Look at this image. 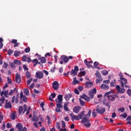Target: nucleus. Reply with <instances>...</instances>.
Segmentation results:
<instances>
[{
	"instance_id": "nucleus-1",
	"label": "nucleus",
	"mask_w": 131,
	"mask_h": 131,
	"mask_svg": "<svg viewBox=\"0 0 131 131\" xmlns=\"http://www.w3.org/2000/svg\"><path fill=\"white\" fill-rule=\"evenodd\" d=\"M70 115L72 118V121H74V120H80V119H83V115L85 116V115H84V111H83L78 114V116H74V114H73V113L70 114Z\"/></svg>"
},
{
	"instance_id": "nucleus-2",
	"label": "nucleus",
	"mask_w": 131,
	"mask_h": 131,
	"mask_svg": "<svg viewBox=\"0 0 131 131\" xmlns=\"http://www.w3.org/2000/svg\"><path fill=\"white\" fill-rule=\"evenodd\" d=\"M69 59L70 60L73 59V56H70L68 57L66 55H61L60 57V61L59 62L60 64H62L63 63H68V61H69Z\"/></svg>"
},
{
	"instance_id": "nucleus-3",
	"label": "nucleus",
	"mask_w": 131,
	"mask_h": 131,
	"mask_svg": "<svg viewBox=\"0 0 131 131\" xmlns=\"http://www.w3.org/2000/svg\"><path fill=\"white\" fill-rule=\"evenodd\" d=\"M119 76H120L121 86L122 88H124V83H123V81L125 82V83H127V80L123 77V75L121 73H119Z\"/></svg>"
},
{
	"instance_id": "nucleus-4",
	"label": "nucleus",
	"mask_w": 131,
	"mask_h": 131,
	"mask_svg": "<svg viewBox=\"0 0 131 131\" xmlns=\"http://www.w3.org/2000/svg\"><path fill=\"white\" fill-rule=\"evenodd\" d=\"M96 110L97 113L102 115V114H104V112H105L106 108H105V107L103 108L100 106V105H97Z\"/></svg>"
},
{
	"instance_id": "nucleus-5",
	"label": "nucleus",
	"mask_w": 131,
	"mask_h": 131,
	"mask_svg": "<svg viewBox=\"0 0 131 131\" xmlns=\"http://www.w3.org/2000/svg\"><path fill=\"white\" fill-rule=\"evenodd\" d=\"M97 94V89L96 88H94L91 91H89V99H93L94 98V96Z\"/></svg>"
},
{
	"instance_id": "nucleus-6",
	"label": "nucleus",
	"mask_w": 131,
	"mask_h": 131,
	"mask_svg": "<svg viewBox=\"0 0 131 131\" xmlns=\"http://www.w3.org/2000/svg\"><path fill=\"white\" fill-rule=\"evenodd\" d=\"M122 89L120 88V86L119 85H117L116 86V89L118 93H120V94H123V93H125V89H124V87H121Z\"/></svg>"
},
{
	"instance_id": "nucleus-7",
	"label": "nucleus",
	"mask_w": 131,
	"mask_h": 131,
	"mask_svg": "<svg viewBox=\"0 0 131 131\" xmlns=\"http://www.w3.org/2000/svg\"><path fill=\"white\" fill-rule=\"evenodd\" d=\"M59 85H60V84H59V82H58V81H54L52 83V88L55 91H57L59 89Z\"/></svg>"
},
{
	"instance_id": "nucleus-8",
	"label": "nucleus",
	"mask_w": 131,
	"mask_h": 131,
	"mask_svg": "<svg viewBox=\"0 0 131 131\" xmlns=\"http://www.w3.org/2000/svg\"><path fill=\"white\" fill-rule=\"evenodd\" d=\"M35 76L36 78L40 79L43 78V73L42 72H36Z\"/></svg>"
},
{
	"instance_id": "nucleus-9",
	"label": "nucleus",
	"mask_w": 131,
	"mask_h": 131,
	"mask_svg": "<svg viewBox=\"0 0 131 131\" xmlns=\"http://www.w3.org/2000/svg\"><path fill=\"white\" fill-rule=\"evenodd\" d=\"M55 102L56 103H61L63 102V95H59L57 96V99H55Z\"/></svg>"
},
{
	"instance_id": "nucleus-10",
	"label": "nucleus",
	"mask_w": 131,
	"mask_h": 131,
	"mask_svg": "<svg viewBox=\"0 0 131 131\" xmlns=\"http://www.w3.org/2000/svg\"><path fill=\"white\" fill-rule=\"evenodd\" d=\"M5 109H11L12 108V104L11 101L8 102V100H6V104L5 106Z\"/></svg>"
},
{
	"instance_id": "nucleus-11",
	"label": "nucleus",
	"mask_w": 131,
	"mask_h": 131,
	"mask_svg": "<svg viewBox=\"0 0 131 131\" xmlns=\"http://www.w3.org/2000/svg\"><path fill=\"white\" fill-rule=\"evenodd\" d=\"M20 99L24 102L25 103H27V97L26 96L23 95V92H21L20 94Z\"/></svg>"
},
{
	"instance_id": "nucleus-12",
	"label": "nucleus",
	"mask_w": 131,
	"mask_h": 131,
	"mask_svg": "<svg viewBox=\"0 0 131 131\" xmlns=\"http://www.w3.org/2000/svg\"><path fill=\"white\" fill-rule=\"evenodd\" d=\"M81 109V107L80 106H75L73 110V111L74 113L77 114L79 113V111Z\"/></svg>"
},
{
	"instance_id": "nucleus-13",
	"label": "nucleus",
	"mask_w": 131,
	"mask_h": 131,
	"mask_svg": "<svg viewBox=\"0 0 131 131\" xmlns=\"http://www.w3.org/2000/svg\"><path fill=\"white\" fill-rule=\"evenodd\" d=\"M82 123H86L88 122H90V118H88L86 116H85L81 120Z\"/></svg>"
},
{
	"instance_id": "nucleus-14",
	"label": "nucleus",
	"mask_w": 131,
	"mask_h": 131,
	"mask_svg": "<svg viewBox=\"0 0 131 131\" xmlns=\"http://www.w3.org/2000/svg\"><path fill=\"white\" fill-rule=\"evenodd\" d=\"M15 81L16 83H20L21 82V78H20V75L19 74H16L15 77Z\"/></svg>"
},
{
	"instance_id": "nucleus-15",
	"label": "nucleus",
	"mask_w": 131,
	"mask_h": 131,
	"mask_svg": "<svg viewBox=\"0 0 131 131\" xmlns=\"http://www.w3.org/2000/svg\"><path fill=\"white\" fill-rule=\"evenodd\" d=\"M85 84L86 88H88L89 89H90V88H92L93 85V82L91 81L85 82Z\"/></svg>"
},
{
	"instance_id": "nucleus-16",
	"label": "nucleus",
	"mask_w": 131,
	"mask_h": 131,
	"mask_svg": "<svg viewBox=\"0 0 131 131\" xmlns=\"http://www.w3.org/2000/svg\"><path fill=\"white\" fill-rule=\"evenodd\" d=\"M107 97L108 98V101L111 102H113L115 100V97L113 95H107Z\"/></svg>"
},
{
	"instance_id": "nucleus-17",
	"label": "nucleus",
	"mask_w": 131,
	"mask_h": 131,
	"mask_svg": "<svg viewBox=\"0 0 131 131\" xmlns=\"http://www.w3.org/2000/svg\"><path fill=\"white\" fill-rule=\"evenodd\" d=\"M101 90H109V86L105 84H102L100 85Z\"/></svg>"
},
{
	"instance_id": "nucleus-18",
	"label": "nucleus",
	"mask_w": 131,
	"mask_h": 131,
	"mask_svg": "<svg viewBox=\"0 0 131 131\" xmlns=\"http://www.w3.org/2000/svg\"><path fill=\"white\" fill-rule=\"evenodd\" d=\"M16 127L18 129V131H22V128H23V125L20 123H18L16 124Z\"/></svg>"
},
{
	"instance_id": "nucleus-19",
	"label": "nucleus",
	"mask_w": 131,
	"mask_h": 131,
	"mask_svg": "<svg viewBox=\"0 0 131 131\" xmlns=\"http://www.w3.org/2000/svg\"><path fill=\"white\" fill-rule=\"evenodd\" d=\"M95 75L100 80V81H102L103 80V78H102V77L101 76V74L100 73V72L97 71L96 73H95Z\"/></svg>"
},
{
	"instance_id": "nucleus-20",
	"label": "nucleus",
	"mask_w": 131,
	"mask_h": 131,
	"mask_svg": "<svg viewBox=\"0 0 131 131\" xmlns=\"http://www.w3.org/2000/svg\"><path fill=\"white\" fill-rule=\"evenodd\" d=\"M81 99H83L85 101H87V102H89V101H90V98L89 97H88V96H86L85 94H83L81 96Z\"/></svg>"
},
{
	"instance_id": "nucleus-21",
	"label": "nucleus",
	"mask_w": 131,
	"mask_h": 131,
	"mask_svg": "<svg viewBox=\"0 0 131 131\" xmlns=\"http://www.w3.org/2000/svg\"><path fill=\"white\" fill-rule=\"evenodd\" d=\"M32 63H35L33 64L34 67H35L37 65V64H40V62H38V60L35 58L32 60Z\"/></svg>"
},
{
	"instance_id": "nucleus-22",
	"label": "nucleus",
	"mask_w": 131,
	"mask_h": 131,
	"mask_svg": "<svg viewBox=\"0 0 131 131\" xmlns=\"http://www.w3.org/2000/svg\"><path fill=\"white\" fill-rule=\"evenodd\" d=\"M32 121H33V122H37L39 120V118L37 117L36 116L34 115L32 118Z\"/></svg>"
},
{
	"instance_id": "nucleus-23",
	"label": "nucleus",
	"mask_w": 131,
	"mask_h": 131,
	"mask_svg": "<svg viewBox=\"0 0 131 131\" xmlns=\"http://www.w3.org/2000/svg\"><path fill=\"white\" fill-rule=\"evenodd\" d=\"M72 97V95L71 94H67L64 96V99L66 101H69L70 100V98Z\"/></svg>"
},
{
	"instance_id": "nucleus-24",
	"label": "nucleus",
	"mask_w": 131,
	"mask_h": 131,
	"mask_svg": "<svg viewBox=\"0 0 131 131\" xmlns=\"http://www.w3.org/2000/svg\"><path fill=\"white\" fill-rule=\"evenodd\" d=\"M15 92H16V93L18 92V90H17V89L14 88L13 90H11L9 93V96H12V95H13V94H14Z\"/></svg>"
},
{
	"instance_id": "nucleus-25",
	"label": "nucleus",
	"mask_w": 131,
	"mask_h": 131,
	"mask_svg": "<svg viewBox=\"0 0 131 131\" xmlns=\"http://www.w3.org/2000/svg\"><path fill=\"white\" fill-rule=\"evenodd\" d=\"M84 62L86 66H87V67H89V68L92 67V66L91 64H90V62H89V61H88V60L86 59H85L84 60Z\"/></svg>"
},
{
	"instance_id": "nucleus-26",
	"label": "nucleus",
	"mask_w": 131,
	"mask_h": 131,
	"mask_svg": "<svg viewBox=\"0 0 131 131\" xmlns=\"http://www.w3.org/2000/svg\"><path fill=\"white\" fill-rule=\"evenodd\" d=\"M71 75L75 76V75H77V72L75 71L74 70H72L70 73Z\"/></svg>"
},
{
	"instance_id": "nucleus-27",
	"label": "nucleus",
	"mask_w": 131,
	"mask_h": 131,
	"mask_svg": "<svg viewBox=\"0 0 131 131\" xmlns=\"http://www.w3.org/2000/svg\"><path fill=\"white\" fill-rule=\"evenodd\" d=\"M39 60H40L41 61V63H46V62H47V60L46 59V58H45L43 57H40L39 59Z\"/></svg>"
},
{
	"instance_id": "nucleus-28",
	"label": "nucleus",
	"mask_w": 131,
	"mask_h": 131,
	"mask_svg": "<svg viewBox=\"0 0 131 131\" xmlns=\"http://www.w3.org/2000/svg\"><path fill=\"white\" fill-rule=\"evenodd\" d=\"M5 100H6V98L5 97H2V98H0V106H3L4 104V102H5Z\"/></svg>"
},
{
	"instance_id": "nucleus-29",
	"label": "nucleus",
	"mask_w": 131,
	"mask_h": 131,
	"mask_svg": "<svg viewBox=\"0 0 131 131\" xmlns=\"http://www.w3.org/2000/svg\"><path fill=\"white\" fill-rule=\"evenodd\" d=\"M10 118L11 120H15L16 119V115L14 114V113H12L11 115L10 116Z\"/></svg>"
},
{
	"instance_id": "nucleus-30",
	"label": "nucleus",
	"mask_w": 131,
	"mask_h": 131,
	"mask_svg": "<svg viewBox=\"0 0 131 131\" xmlns=\"http://www.w3.org/2000/svg\"><path fill=\"white\" fill-rule=\"evenodd\" d=\"M3 41H4V39H3V38H0V49H3V47H4V43H3Z\"/></svg>"
},
{
	"instance_id": "nucleus-31",
	"label": "nucleus",
	"mask_w": 131,
	"mask_h": 131,
	"mask_svg": "<svg viewBox=\"0 0 131 131\" xmlns=\"http://www.w3.org/2000/svg\"><path fill=\"white\" fill-rule=\"evenodd\" d=\"M14 63L16 65H21V61L19 60H14Z\"/></svg>"
},
{
	"instance_id": "nucleus-32",
	"label": "nucleus",
	"mask_w": 131,
	"mask_h": 131,
	"mask_svg": "<svg viewBox=\"0 0 131 131\" xmlns=\"http://www.w3.org/2000/svg\"><path fill=\"white\" fill-rule=\"evenodd\" d=\"M47 118L48 120V124H51V123H52V121L51 120V117H50V116H47Z\"/></svg>"
},
{
	"instance_id": "nucleus-33",
	"label": "nucleus",
	"mask_w": 131,
	"mask_h": 131,
	"mask_svg": "<svg viewBox=\"0 0 131 131\" xmlns=\"http://www.w3.org/2000/svg\"><path fill=\"white\" fill-rule=\"evenodd\" d=\"M20 51H15L14 53V55L15 57H18L20 55Z\"/></svg>"
},
{
	"instance_id": "nucleus-34",
	"label": "nucleus",
	"mask_w": 131,
	"mask_h": 131,
	"mask_svg": "<svg viewBox=\"0 0 131 131\" xmlns=\"http://www.w3.org/2000/svg\"><path fill=\"white\" fill-rule=\"evenodd\" d=\"M23 111V106H20L18 107V113H19V114H21L22 113Z\"/></svg>"
},
{
	"instance_id": "nucleus-35",
	"label": "nucleus",
	"mask_w": 131,
	"mask_h": 131,
	"mask_svg": "<svg viewBox=\"0 0 131 131\" xmlns=\"http://www.w3.org/2000/svg\"><path fill=\"white\" fill-rule=\"evenodd\" d=\"M26 75L27 78H30V77H31V75L30 74V73L28 71H27V72L26 73Z\"/></svg>"
},
{
	"instance_id": "nucleus-36",
	"label": "nucleus",
	"mask_w": 131,
	"mask_h": 131,
	"mask_svg": "<svg viewBox=\"0 0 131 131\" xmlns=\"http://www.w3.org/2000/svg\"><path fill=\"white\" fill-rule=\"evenodd\" d=\"M24 94L26 95V96H29V90L27 89H25Z\"/></svg>"
},
{
	"instance_id": "nucleus-37",
	"label": "nucleus",
	"mask_w": 131,
	"mask_h": 131,
	"mask_svg": "<svg viewBox=\"0 0 131 131\" xmlns=\"http://www.w3.org/2000/svg\"><path fill=\"white\" fill-rule=\"evenodd\" d=\"M27 56L26 55H24L22 57V61L23 62H27Z\"/></svg>"
},
{
	"instance_id": "nucleus-38",
	"label": "nucleus",
	"mask_w": 131,
	"mask_h": 131,
	"mask_svg": "<svg viewBox=\"0 0 131 131\" xmlns=\"http://www.w3.org/2000/svg\"><path fill=\"white\" fill-rule=\"evenodd\" d=\"M56 107L57 108H63V105H62V103H58L56 104Z\"/></svg>"
},
{
	"instance_id": "nucleus-39",
	"label": "nucleus",
	"mask_w": 131,
	"mask_h": 131,
	"mask_svg": "<svg viewBox=\"0 0 131 131\" xmlns=\"http://www.w3.org/2000/svg\"><path fill=\"white\" fill-rule=\"evenodd\" d=\"M118 111H120L122 113H123V112H124V111H125V108H124V107H121V108L118 109Z\"/></svg>"
},
{
	"instance_id": "nucleus-40",
	"label": "nucleus",
	"mask_w": 131,
	"mask_h": 131,
	"mask_svg": "<svg viewBox=\"0 0 131 131\" xmlns=\"http://www.w3.org/2000/svg\"><path fill=\"white\" fill-rule=\"evenodd\" d=\"M116 82V80H114V81H112L110 83L111 86H115V83Z\"/></svg>"
},
{
	"instance_id": "nucleus-41",
	"label": "nucleus",
	"mask_w": 131,
	"mask_h": 131,
	"mask_svg": "<svg viewBox=\"0 0 131 131\" xmlns=\"http://www.w3.org/2000/svg\"><path fill=\"white\" fill-rule=\"evenodd\" d=\"M63 108L65 111H67V112L69 111V108H68V107H67V104H64L63 105Z\"/></svg>"
},
{
	"instance_id": "nucleus-42",
	"label": "nucleus",
	"mask_w": 131,
	"mask_h": 131,
	"mask_svg": "<svg viewBox=\"0 0 131 131\" xmlns=\"http://www.w3.org/2000/svg\"><path fill=\"white\" fill-rule=\"evenodd\" d=\"M96 110H93V111L92 112V116L93 117H96L97 116V113H96Z\"/></svg>"
},
{
	"instance_id": "nucleus-43",
	"label": "nucleus",
	"mask_w": 131,
	"mask_h": 131,
	"mask_svg": "<svg viewBox=\"0 0 131 131\" xmlns=\"http://www.w3.org/2000/svg\"><path fill=\"white\" fill-rule=\"evenodd\" d=\"M120 117H123V118H125L126 117H127V114L126 113H124L123 114L120 115Z\"/></svg>"
},
{
	"instance_id": "nucleus-44",
	"label": "nucleus",
	"mask_w": 131,
	"mask_h": 131,
	"mask_svg": "<svg viewBox=\"0 0 131 131\" xmlns=\"http://www.w3.org/2000/svg\"><path fill=\"white\" fill-rule=\"evenodd\" d=\"M99 64H100L97 61H95L94 63V66L95 68H98V66L99 65Z\"/></svg>"
},
{
	"instance_id": "nucleus-45",
	"label": "nucleus",
	"mask_w": 131,
	"mask_h": 131,
	"mask_svg": "<svg viewBox=\"0 0 131 131\" xmlns=\"http://www.w3.org/2000/svg\"><path fill=\"white\" fill-rule=\"evenodd\" d=\"M13 52L14 51L13 50L9 49L8 51V54L9 55V56H11V55H12V54H13Z\"/></svg>"
},
{
	"instance_id": "nucleus-46",
	"label": "nucleus",
	"mask_w": 131,
	"mask_h": 131,
	"mask_svg": "<svg viewBox=\"0 0 131 131\" xmlns=\"http://www.w3.org/2000/svg\"><path fill=\"white\" fill-rule=\"evenodd\" d=\"M79 102L81 106H84V101L81 99H79Z\"/></svg>"
},
{
	"instance_id": "nucleus-47",
	"label": "nucleus",
	"mask_w": 131,
	"mask_h": 131,
	"mask_svg": "<svg viewBox=\"0 0 131 131\" xmlns=\"http://www.w3.org/2000/svg\"><path fill=\"white\" fill-rule=\"evenodd\" d=\"M91 114H92V111L91 110H90L88 113V114L85 115V116H89V118L90 117H91Z\"/></svg>"
},
{
	"instance_id": "nucleus-48",
	"label": "nucleus",
	"mask_w": 131,
	"mask_h": 131,
	"mask_svg": "<svg viewBox=\"0 0 131 131\" xmlns=\"http://www.w3.org/2000/svg\"><path fill=\"white\" fill-rule=\"evenodd\" d=\"M10 66L11 68H16V66H15V63L14 62H10Z\"/></svg>"
},
{
	"instance_id": "nucleus-49",
	"label": "nucleus",
	"mask_w": 131,
	"mask_h": 131,
	"mask_svg": "<svg viewBox=\"0 0 131 131\" xmlns=\"http://www.w3.org/2000/svg\"><path fill=\"white\" fill-rule=\"evenodd\" d=\"M56 127L57 128V129H58L59 130H60L61 129V127L60 126V123L57 122L56 123Z\"/></svg>"
},
{
	"instance_id": "nucleus-50",
	"label": "nucleus",
	"mask_w": 131,
	"mask_h": 131,
	"mask_svg": "<svg viewBox=\"0 0 131 131\" xmlns=\"http://www.w3.org/2000/svg\"><path fill=\"white\" fill-rule=\"evenodd\" d=\"M8 66H9V64H8V63L4 62L3 67H4L5 69H7V68H8Z\"/></svg>"
},
{
	"instance_id": "nucleus-51",
	"label": "nucleus",
	"mask_w": 131,
	"mask_h": 131,
	"mask_svg": "<svg viewBox=\"0 0 131 131\" xmlns=\"http://www.w3.org/2000/svg\"><path fill=\"white\" fill-rule=\"evenodd\" d=\"M113 92L112 91H108L107 92H106L105 94H104V96L105 97H107V96H109V95H110V94H112Z\"/></svg>"
},
{
	"instance_id": "nucleus-52",
	"label": "nucleus",
	"mask_w": 131,
	"mask_h": 131,
	"mask_svg": "<svg viewBox=\"0 0 131 131\" xmlns=\"http://www.w3.org/2000/svg\"><path fill=\"white\" fill-rule=\"evenodd\" d=\"M84 126H86V127H90V126H91V123L89 122H87V123H85L84 124Z\"/></svg>"
},
{
	"instance_id": "nucleus-53",
	"label": "nucleus",
	"mask_w": 131,
	"mask_h": 131,
	"mask_svg": "<svg viewBox=\"0 0 131 131\" xmlns=\"http://www.w3.org/2000/svg\"><path fill=\"white\" fill-rule=\"evenodd\" d=\"M24 112H23V114L27 111V105L26 104L24 105Z\"/></svg>"
},
{
	"instance_id": "nucleus-54",
	"label": "nucleus",
	"mask_w": 131,
	"mask_h": 131,
	"mask_svg": "<svg viewBox=\"0 0 131 131\" xmlns=\"http://www.w3.org/2000/svg\"><path fill=\"white\" fill-rule=\"evenodd\" d=\"M25 53H29L30 52V48L28 47L25 49Z\"/></svg>"
},
{
	"instance_id": "nucleus-55",
	"label": "nucleus",
	"mask_w": 131,
	"mask_h": 131,
	"mask_svg": "<svg viewBox=\"0 0 131 131\" xmlns=\"http://www.w3.org/2000/svg\"><path fill=\"white\" fill-rule=\"evenodd\" d=\"M23 69L26 71H28V68L27 67V66H26V64H24L23 65Z\"/></svg>"
},
{
	"instance_id": "nucleus-56",
	"label": "nucleus",
	"mask_w": 131,
	"mask_h": 131,
	"mask_svg": "<svg viewBox=\"0 0 131 131\" xmlns=\"http://www.w3.org/2000/svg\"><path fill=\"white\" fill-rule=\"evenodd\" d=\"M127 94L129 97H131V89H128L127 91Z\"/></svg>"
},
{
	"instance_id": "nucleus-57",
	"label": "nucleus",
	"mask_w": 131,
	"mask_h": 131,
	"mask_svg": "<svg viewBox=\"0 0 131 131\" xmlns=\"http://www.w3.org/2000/svg\"><path fill=\"white\" fill-rule=\"evenodd\" d=\"M105 106H107V107H108V110L109 109H110V102H106V103H104Z\"/></svg>"
},
{
	"instance_id": "nucleus-58",
	"label": "nucleus",
	"mask_w": 131,
	"mask_h": 131,
	"mask_svg": "<svg viewBox=\"0 0 131 131\" xmlns=\"http://www.w3.org/2000/svg\"><path fill=\"white\" fill-rule=\"evenodd\" d=\"M61 123H62V127H66V123H65V121H62Z\"/></svg>"
},
{
	"instance_id": "nucleus-59",
	"label": "nucleus",
	"mask_w": 131,
	"mask_h": 131,
	"mask_svg": "<svg viewBox=\"0 0 131 131\" xmlns=\"http://www.w3.org/2000/svg\"><path fill=\"white\" fill-rule=\"evenodd\" d=\"M102 73L103 75H107L108 74V71H102Z\"/></svg>"
},
{
	"instance_id": "nucleus-60",
	"label": "nucleus",
	"mask_w": 131,
	"mask_h": 131,
	"mask_svg": "<svg viewBox=\"0 0 131 131\" xmlns=\"http://www.w3.org/2000/svg\"><path fill=\"white\" fill-rule=\"evenodd\" d=\"M27 62H28V63H30V62H32V60H31L30 57H27Z\"/></svg>"
},
{
	"instance_id": "nucleus-61",
	"label": "nucleus",
	"mask_w": 131,
	"mask_h": 131,
	"mask_svg": "<svg viewBox=\"0 0 131 131\" xmlns=\"http://www.w3.org/2000/svg\"><path fill=\"white\" fill-rule=\"evenodd\" d=\"M126 121H131V116H128L126 119Z\"/></svg>"
},
{
	"instance_id": "nucleus-62",
	"label": "nucleus",
	"mask_w": 131,
	"mask_h": 131,
	"mask_svg": "<svg viewBox=\"0 0 131 131\" xmlns=\"http://www.w3.org/2000/svg\"><path fill=\"white\" fill-rule=\"evenodd\" d=\"M7 81L8 83H12V80L9 77H7Z\"/></svg>"
},
{
	"instance_id": "nucleus-63",
	"label": "nucleus",
	"mask_w": 131,
	"mask_h": 131,
	"mask_svg": "<svg viewBox=\"0 0 131 131\" xmlns=\"http://www.w3.org/2000/svg\"><path fill=\"white\" fill-rule=\"evenodd\" d=\"M55 111L56 112H58V113H59V112H61V110L60 109V107H56V108H55Z\"/></svg>"
},
{
	"instance_id": "nucleus-64",
	"label": "nucleus",
	"mask_w": 131,
	"mask_h": 131,
	"mask_svg": "<svg viewBox=\"0 0 131 131\" xmlns=\"http://www.w3.org/2000/svg\"><path fill=\"white\" fill-rule=\"evenodd\" d=\"M74 93L76 95H79V92L78 91V90H77V89H75L74 90Z\"/></svg>"
}]
</instances>
